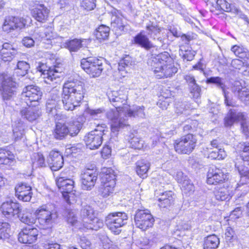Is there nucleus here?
I'll return each mask as SVG.
<instances>
[{"label": "nucleus", "mask_w": 249, "mask_h": 249, "mask_svg": "<svg viewBox=\"0 0 249 249\" xmlns=\"http://www.w3.org/2000/svg\"><path fill=\"white\" fill-rule=\"evenodd\" d=\"M103 225L104 223L103 220L95 217V215L91 218V220H89L87 223L83 224V228H85L87 229H91L95 231L102 228Z\"/></svg>", "instance_id": "nucleus-39"}, {"label": "nucleus", "mask_w": 249, "mask_h": 249, "mask_svg": "<svg viewBox=\"0 0 249 249\" xmlns=\"http://www.w3.org/2000/svg\"><path fill=\"white\" fill-rule=\"evenodd\" d=\"M78 212L76 210H68L66 215V219L68 223L72 226H75L79 229L83 228V224L81 217L77 216Z\"/></svg>", "instance_id": "nucleus-28"}, {"label": "nucleus", "mask_w": 249, "mask_h": 249, "mask_svg": "<svg viewBox=\"0 0 249 249\" xmlns=\"http://www.w3.org/2000/svg\"><path fill=\"white\" fill-rule=\"evenodd\" d=\"M148 64L158 79L172 77L178 71L172 59L166 52L156 55H152Z\"/></svg>", "instance_id": "nucleus-2"}, {"label": "nucleus", "mask_w": 249, "mask_h": 249, "mask_svg": "<svg viewBox=\"0 0 249 249\" xmlns=\"http://www.w3.org/2000/svg\"><path fill=\"white\" fill-rule=\"evenodd\" d=\"M22 44L27 48H31L35 45V41L29 36L24 37L22 40Z\"/></svg>", "instance_id": "nucleus-64"}, {"label": "nucleus", "mask_w": 249, "mask_h": 249, "mask_svg": "<svg viewBox=\"0 0 249 249\" xmlns=\"http://www.w3.org/2000/svg\"><path fill=\"white\" fill-rule=\"evenodd\" d=\"M30 69V65L24 61H19L17 64V68L15 69V72L18 76L25 75Z\"/></svg>", "instance_id": "nucleus-43"}, {"label": "nucleus", "mask_w": 249, "mask_h": 249, "mask_svg": "<svg viewBox=\"0 0 249 249\" xmlns=\"http://www.w3.org/2000/svg\"><path fill=\"white\" fill-rule=\"evenodd\" d=\"M206 83L215 85L218 88L222 89L223 93L226 91L225 89V85L223 81V79L219 77H211L207 78Z\"/></svg>", "instance_id": "nucleus-53"}, {"label": "nucleus", "mask_w": 249, "mask_h": 249, "mask_svg": "<svg viewBox=\"0 0 249 249\" xmlns=\"http://www.w3.org/2000/svg\"><path fill=\"white\" fill-rule=\"evenodd\" d=\"M133 62L132 58L129 55L126 56L122 59L118 64V70L119 71H126L128 70L129 66H131Z\"/></svg>", "instance_id": "nucleus-49"}, {"label": "nucleus", "mask_w": 249, "mask_h": 249, "mask_svg": "<svg viewBox=\"0 0 249 249\" xmlns=\"http://www.w3.org/2000/svg\"><path fill=\"white\" fill-rule=\"evenodd\" d=\"M108 99L112 105L116 108L124 110L126 104L127 95L123 90L113 91L108 94Z\"/></svg>", "instance_id": "nucleus-17"}, {"label": "nucleus", "mask_w": 249, "mask_h": 249, "mask_svg": "<svg viewBox=\"0 0 249 249\" xmlns=\"http://www.w3.org/2000/svg\"><path fill=\"white\" fill-rule=\"evenodd\" d=\"M96 0H82L81 6L85 10L91 11L96 7Z\"/></svg>", "instance_id": "nucleus-58"}, {"label": "nucleus", "mask_w": 249, "mask_h": 249, "mask_svg": "<svg viewBox=\"0 0 249 249\" xmlns=\"http://www.w3.org/2000/svg\"><path fill=\"white\" fill-rule=\"evenodd\" d=\"M81 66L90 76L98 77L103 70V60L95 58H83L81 61Z\"/></svg>", "instance_id": "nucleus-9"}, {"label": "nucleus", "mask_w": 249, "mask_h": 249, "mask_svg": "<svg viewBox=\"0 0 249 249\" xmlns=\"http://www.w3.org/2000/svg\"><path fill=\"white\" fill-rule=\"evenodd\" d=\"M219 244V239L216 235H210L204 238L203 249H217Z\"/></svg>", "instance_id": "nucleus-35"}, {"label": "nucleus", "mask_w": 249, "mask_h": 249, "mask_svg": "<svg viewBox=\"0 0 249 249\" xmlns=\"http://www.w3.org/2000/svg\"><path fill=\"white\" fill-rule=\"evenodd\" d=\"M69 134V127L66 124L57 122L53 132V136L56 139L62 140Z\"/></svg>", "instance_id": "nucleus-32"}, {"label": "nucleus", "mask_w": 249, "mask_h": 249, "mask_svg": "<svg viewBox=\"0 0 249 249\" xmlns=\"http://www.w3.org/2000/svg\"><path fill=\"white\" fill-rule=\"evenodd\" d=\"M94 216V211L92 208L87 204H82L80 211V217L83 223H87Z\"/></svg>", "instance_id": "nucleus-36"}, {"label": "nucleus", "mask_w": 249, "mask_h": 249, "mask_svg": "<svg viewBox=\"0 0 249 249\" xmlns=\"http://www.w3.org/2000/svg\"><path fill=\"white\" fill-rule=\"evenodd\" d=\"M128 216L124 212L110 213L106 217L105 223L108 228L115 234L121 232V228L127 223Z\"/></svg>", "instance_id": "nucleus-4"}, {"label": "nucleus", "mask_w": 249, "mask_h": 249, "mask_svg": "<svg viewBox=\"0 0 249 249\" xmlns=\"http://www.w3.org/2000/svg\"><path fill=\"white\" fill-rule=\"evenodd\" d=\"M154 219L147 210H138L135 215V223L137 227L143 231L152 227Z\"/></svg>", "instance_id": "nucleus-12"}, {"label": "nucleus", "mask_w": 249, "mask_h": 249, "mask_svg": "<svg viewBox=\"0 0 249 249\" xmlns=\"http://www.w3.org/2000/svg\"><path fill=\"white\" fill-rule=\"evenodd\" d=\"M111 26L112 29L116 32L122 31L124 30L125 23H124L121 18L114 17L113 18Z\"/></svg>", "instance_id": "nucleus-52"}, {"label": "nucleus", "mask_w": 249, "mask_h": 249, "mask_svg": "<svg viewBox=\"0 0 249 249\" xmlns=\"http://www.w3.org/2000/svg\"><path fill=\"white\" fill-rule=\"evenodd\" d=\"M16 196L24 202L29 201L32 196L31 187L25 183L18 184L15 187Z\"/></svg>", "instance_id": "nucleus-21"}, {"label": "nucleus", "mask_w": 249, "mask_h": 249, "mask_svg": "<svg viewBox=\"0 0 249 249\" xmlns=\"http://www.w3.org/2000/svg\"><path fill=\"white\" fill-rule=\"evenodd\" d=\"M62 196L68 204H73L76 202V196L73 193L74 181L71 179L59 178L56 182Z\"/></svg>", "instance_id": "nucleus-8"}, {"label": "nucleus", "mask_w": 249, "mask_h": 249, "mask_svg": "<svg viewBox=\"0 0 249 249\" xmlns=\"http://www.w3.org/2000/svg\"><path fill=\"white\" fill-rule=\"evenodd\" d=\"M47 163L52 171H58L63 166V157L58 151L53 150L49 154Z\"/></svg>", "instance_id": "nucleus-20"}, {"label": "nucleus", "mask_w": 249, "mask_h": 249, "mask_svg": "<svg viewBox=\"0 0 249 249\" xmlns=\"http://www.w3.org/2000/svg\"><path fill=\"white\" fill-rule=\"evenodd\" d=\"M46 65L43 63H38L36 69L38 71L41 72L44 82L48 84L57 83L60 80V72L56 67H51L48 70H45Z\"/></svg>", "instance_id": "nucleus-14"}, {"label": "nucleus", "mask_w": 249, "mask_h": 249, "mask_svg": "<svg viewBox=\"0 0 249 249\" xmlns=\"http://www.w3.org/2000/svg\"><path fill=\"white\" fill-rule=\"evenodd\" d=\"M104 131L102 126H98L97 128L90 131L85 137L86 144L89 149H97L101 145Z\"/></svg>", "instance_id": "nucleus-13"}, {"label": "nucleus", "mask_w": 249, "mask_h": 249, "mask_svg": "<svg viewBox=\"0 0 249 249\" xmlns=\"http://www.w3.org/2000/svg\"><path fill=\"white\" fill-rule=\"evenodd\" d=\"M215 8L216 10L231 12L233 14L238 12V9L226 0H217Z\"/></svg>", "instance_id": "nucleus-31"}, {"label": "nucleus", "mask_w": 249, "mask_h": 249, "mask_svg": "<svg viewBox=\"0 0 249 249\" xmlns=\"http://www.w3.org/2000/svg\"><path fill=\"white\" fill-rule=\"evenodd\" d=\"M40 36L41 38H46V39L51 40L54 38L55 34L53 32L52 27H48L44 29L43 32L40 33Z\"/></svg>", "instance_id": "nucleus-57"}, {"label": "nucleus", "mask_w": 249, "mask_h": 249, "mask_svg": "<svg viewBox=\"0 0 249 249\" xmlns=\"http://www.w3.org/2000/svg\"><path fill=\"white\" fill-rule=\"evenodd\" d=\"M2 80V97L4 100H8L14 94L16 87L15 79L8 74H2L0 76Z\"/></svg>", "instance_id": "nucleus-15"}, {"label": "nucleus", "mask_w": 249, "mask_h": 249, "mask_svg": "<svg viewBox=\"0 0 249 249\" xmlns=\"http://www.w3.org/2000/svg\"><path fill=\"white\" fill-rule=\"evenodd\" d=\"M241 121V127L243 132L248 136L249 134V123L246 121L245 115L237 111L236 109H231L225 118V125L226 126H231L232 124L237 121Z\"/></svg>", "instance_id": "nucleus-11"}, {"label": "nucleus", "mask_w": 249, "mask_h": 249, "mask_svg": "<svg viewBox=\"0 0 249 249\" xmlns=\"http://www.w3.org/2000/svg\"><path fill=\"white\" fill-rule=\"evenodd\" d=\"M131 146L134 149H141L143 148L144 142L137 137H133L130 141Z\"/></svg>", "instance_id": "nucleus-59"}, {"label": "nucleus", "mask_w": 249, "mask_h": 249, "mask_svg": "<svg viewBox=\"0 0 249 249\" xmlns=\"http://www.w3.org/2000/svg\"><path fill=\"white\" fill-rule=\"evenodd\" d=\"M189 89L194 98H197L200 96L201 89L196 82L189 86Z\"/></svg>", "instance_id": "nucleus-61"}, {"label": "nucleus", "mask_w": 249, "mask_h": 249, "mask_svg": "<svg viewBox=\"0 0 249 249\" xmlns=\"http://www.w3.org/2000/svg\"><path fill=\"white\" fill-rule=\"evenodd\" d=\"M106 179L103 187L102 188V195L103 197H106L113 193L115 185V176L113 175H108L106 174L103 177Z\"/></svg>", "instance_id": "nucleus-25"}, {"label": "nucleus", "mask_w": 249, "mask_h": 249, "mask_svg": "<svg viewBox=\"0 0 249 249\" xmlns=\"http://www.w3.org/2000/svg\"><path fill=\"white\" fill-rule=\"evenodd\" d=\"M10 226L9 223L4 222L0 223V239H8L10 236Z\"/></svg>", "instance_id": "nucleus-51"}, {"label": "nucleus", "mask_w": 249, "mask_h": 249, "mask_svg": "<svg viewBox=\"0 0 249 249\" xmlns=\"http://www.w3.org/2000/svg\"><path fill=\"white\" fill-rule=\"evenodd\" d=\"M85 93L84 84L79 81L65 83L62 93V102L67 110H73L80 106Z\"/></svg>", "instance_id": "nucleus-1"}, {"label": "nucleus", "mask_w": 249, "mask_h": 249, "mask_svg": "<svg viewBox=\"0 0 249 249\" xmlns=\"http://www.w3.org/2000/svg\"><path fill=\"white\" fill-rule=\"evenodd\" d=\"M127 118L129 117H140L143 118L145 117L144 107H136L133 109L130 108L129 106H125Z\"/></svg>", "instance_id": "nucleus-38"}, {"label": "nucleus", "mask_w": 249, "mask_h": 249, "mask_svg": "<svg viewBox=\"0 0 249 249\" xmlns=\"http://www.w3.org/2000/svg\"><path fill=\"white\" fill-rule=\"evenodd\" d=\"M226 170L217 168L215 167L211 168L207 174V182L209 184H215L228 179V173Z\"/></svg>", "instance_id": "nucleus-18"}, {"label": "nucleus", "mask_w": 249, "mask_h": 249, "mask_svg": "<svg viewBox=\"0 0 249 249\" xmlns=\"http://www.w3.org/2000/svg\"><path fill=\"white\" fill-rule=\"evenodd\" d=\"M236 149L242 152V153L237 156L234 162L243 160L247 165H249V143L240 142L236 146Z\"/></svg>", "instance_id": "nucleus-26"}, {"label": "nucleus", "mask_w": 249, "mask_h": 249, "mask_svg": "<svg viewBox=\"0 0 249 249\" xmlns=\"http://www.w3.org/2000/svg\"><path fill=\"white\" fill-rule=\"evenodd\" d=\"M176 108L177 113L182 114L189 109L190 106L187 103L181 102L176 104Z\"/></svg>", "instance_id": "nucleus-60"}, {"label": "nucleus", "mask_w": 249, "mask_h": 249, "mask_svg": "<svg viewBox=\"0 0 249 249\" xmlns=\"http://www.w3.org/2000/svg\"><path fill=\"white\" fill-rule=\"evenodd\" d=\"M29 18H23L9 16L5 18L2 25V30L7 33L18 32L23 28L27 23L30 22Z\"/></svg>", "instance_id": "nucleus-7"}, {"label": "nucleus", "mask_w": 249, "mask_h": 249, "mask_svg": "<svg viewBox=\"0 0 249 249\" xmlns=\"http://www.w3.org/2000/svg\"><path fill=\"white\" fill-rule=\"evenodd\" d=\"M98 173L94 169H85L81 175V187L83 190H91L97 180Z\"/></svg>", "instance_id": "nucleus-16"}, {"label": "nucleus", "mask_w": 249, "mask_h": 249, "mask_svg": "<svg viewBox=\"0 0 249 249\" xmlns=\"http://www.w3.org/2000/svg\"><path fill=\"white\" fill-rule=\"evenodd\" d=\"M51 99H48L46 103L47 112L53 114L56 111V106L59 101V92L56 89H53L51 92Z\"/></svg>", "instance_id": "nucleus-30"}, {"label": "nucleus", "mask_w": 249, "mask_h": 249, "mask_svg": "<svg viewBox=\"0 0 249 249\" xmlns=\"http://www.w3.org/2000/svg\"><path fill=\"white\" fill-rule=\"evenodd\" d=\"M87 42L86 39L75 38L66 43V45L71 52H77L81 48L86 46Z\"/></svg>", "instance_id": "nucleus-37"}, {"label": "nucleus", "mask_w": 249, "mask_h": 249, "mask_svg": "<svg viewBox=\"0 0 249 249\" xmlns=\"http://www.w3.org/2000/svg\"><path fill=\"white\" fill-rule=\"evenodd\" d=\"M38 231L30 226L24 228L18 234V241L23 244H32L37 239Z\"/></svg>", "instance_id": "nucleus-19"}, {"label": "nucleus", "mask_w": 249, "mask_h": 249, "mask_svg": "<svg viewBox=\"0 0 249 249\" xmlns=\"http://www.w3.org/2000/svg\"><path fill=\"white\" fill-rule=\"evenodd\" d=\"M50 10L42 4L36 5L31 11L32 16L38 21L45 22L49 15Z\"/></svg>", "instance_id": "nucleus-24"}, {"label": "nucleus", "mask_w": 249, "mask_h": 249, "mask_svg": "<svg viewBox=\"0 0 249 249\" xmlns=\"http://www.w3.org/2000/svg\"><path fill=\"white\" fill-rule=\"evenodd\" d=\"M69 134L71 136H75L78 134L82 128V124L77 120L73 121L69 123Z\"/></svg>", "instance_id": "nucleus-47"}, {"label": "nucleus", "mask_w": 249, "mask_h": 249, "mask_svg": "<svg viewBox=\"0 0 249 249\" xmlns=\"http://www.w3.org/2000/svg\"><path fill=\"white\" fill-rule=\"evenodd\" d=\"M196 142L195 135L188 134L176 141L175 149L179 154H189L195 149Z\"/></svg>", "instance_id": "nucleus-6"}, {"label": "nucleus", "mask_w": 249, "mask_h": 249, "mask_svg": "<svg viewBox=\"0 0 249 249\" xmlns=\"http://www.w3.org/2000/svg\"><path fill=\"white\" fill-rule=\"evenodd\" d=\"M28 108H23L20 111V114L22 117L25 118L29 122H33L37 119L41 115L40 110L37 107H33L28 106Z\"/></svg>", "instance_id": "nucleus-27"}, {"label": "nucleus", "mask_w": 249, "mask_h": 249, "mask_svg": "<svg viewBox=\"0 0 249 249\" xmlns=\"http://www.w3.org/2000/svg\"><path fill=\"white\" fill-rule=\"evenodd\" d=\"M24 125L22 122L16 123L13 127V138L15 141L21 140L24 135Z\"/></svg>", "instance_id": "nucleus-42"}, {"label": "nucleus", "mask_w": 249, "mask_h": 249, "mask_svg": "<svg viewBox=\"0 0 249 249\" xmlns=\"http://www.w3.org/2000/svg\"><path fill=\"white\" fill-rule=\"evenodd\" d=\"M88 113L92 119L98 120L104 116L105 110L103 108L89 109L88 110Z\"/></svg>", "instance_id": "nucleus-54"}, {"label": "nucleus", "mask_w": 249, "mask_h": 249, "mask_svg": "<svg viewBox=\"0 0 249 249\" xmlns=\"http://www.w3.org/2000/svg\"><path fill=\"white\" fill-rule=\"evenodd\" d=\"M184 47L182 46L179 49V54L182 55L183 58L187 61H191L194 59L196 54L195 51L190 50H185Z\"/></svg>", "instance_id": "nucleus-55"}, {"label": "nucleus", "mask_w": 249, "mask_h": 249, "mask_svg": "<svg viewBox=\"0 0 249 249\" xmlns=\"http://www.w3.org/2000/svg\"><path fill=\"white\" fill-rule=\"evenodd\" d=\"M231 50L236 56L239 58H244L247 55V50L243 47L234 45L231 48Z\"/></svg>", "instance_id": "nucleus-56"}, {"label": "nucleus", "mask_w": 249, "mask_h": 249, "mask_svg": "<svg viewBox=\"0 0 249 249\" xmlns=\"http://www.w3.org/2000/svg\"><path fill=\"white\" fill-rule=\"evenodd\" d=\"M226 156L227 155L224 150L220 148L210 151L208 157L211 159L223 160L226 158Z\"/></svg>", "instance_id": "nucleus-50"}, {"label": "nucleus", "mask_w": 249, "mask_h": 249, "mask_svg": "<svg viewBox=\"0 0 249 249\" xmlns=\"http://www.w3.org/2000/svg\"><path fill=\"white\" fill-rule=\"evenodd\" d=\"M237 92L239 99L243 102L246 98L249 97V91H247L245 88H239Z\"/></svg>", "instance_id": "nucleus-63"}, {"label": "nucleus", "mask_w": 249, "mask_h": 249, "mask_svg": "<svg viewBox=\"0 0 249 249\" xmlns=\"http://www.w3.org/2000/svg\"><path fill=\"white\" fill-rule=\"evenodd\" d=\"M247 165L243 160L235 161V167L241 177L249 178V170L246 167Z\"/></svg>", "instance_id": "nucleus-46"}, {"label": "nucleus", "mask_w": 249, "mask_h": 249, "mask_svg": "<svg viewBox=\"0 0 249 249\" xmlns=\"http://www.w3.org/2000/svg\"><path fill=\"white\" fill-rule=\"evenodd\" d=\"M17 53V50L14 48L12 44L8 42L3 43V48L0 52V59L5 62H10Z\"/></svg>", "instance_id": "nucleus-23"}, {"label": "nucleus", "mask_w": 249, "mask_h": 249, "mask_svg": "<svg viewBox=\"0 0 249 249\" xmlns=\"http://www.w3.org/2000/svg\"><path fill=\"white\" fill-rule=\"evenodd\" d=\"M32 161L35 168L46 166L44 157L41 153H34L32 157Z\"/></svg>", "instance_id": "nucleus-45"}, {"label": "nucleus", "mask_w": 249, "mask_h": 249, "mask_svg": "<svg viewBox=\"0 0 249 249\" xmlns=\"http://www.w3.org/2000/svg\"><path fill=\"white\" fill-rule=\"evenodd\" d=\"M111 121V130L112 133H117L121 129L128 125L125 108L124 110L119 108L112 109L106 114Z\"/></svg>", "instance_id": "nucleus-3"}, {"label": "nucleus", "mask_w": 249, "mask_h": 249, "mask_svg": "<svg viewBox=\"0 0 249 249\" xmlns=\"http://www.w3.org/2000/svg\"><path fill=\"white\" fill-rule=\"evenodd\" d=\"M36 215L38 223L47 227L55 222L58 217L57 212L49 210L47 206L38 208L36 212Z\"/></svg>", "instance_id": "nucleus-10"}, {"label": "nucleus", "mask_w": 249, "mask_h": 249, "mask_svg": "<svg viewBox=\"0 0 249 249\" xmlns=\"http://www.w3.org/2000/svg\"><path fill=\"white\" fill-rule=\"evenodd\" d=\"M42 95L38 87L28 85L23 88L20 95V100L22 103H25L28 106L36 107L41 99Z\"/></svg>", "instance_id": "nucleus-5"}, {"label": "nucleus", "mask_w": 249, "mask_h": 249, "mask_svg": "<svg viewBox=\"0 0 249 249\" xmlns=\"http://www.w3.org/2000/svg\"><path fill=\"white\" fill-rule=\"evenodd\" d=\"M2 213L6 217H9L18 214L21 210L19 203L12 201L3 202L1 205Z\"/></svg>", "instance_id": "nucleus-22"}, {"label": "nucleus", "mask_w": 249, "mask_h": 249, "mask_svg": "<svg viewBox=\"0 0 249 249\" xmlns=\"http://www.w3.org/2000/svg\"><path fill=\"white\" fill-rule=\"evenodd\" d=\"M79 244L83 249H91V244L90 241L85 237H82L80 238Z\"/></svg>", "instance_id": "nucleus-62"}, {"label": "nucleus", "mask_w": 249, "mask_h": 249, "mask_svg": "<svg viewBox=\"0 0 249 249\" xmlns=\"http://www.w3.org/2000/svg\"><path fill=\"white\" fill-rule=\"evenodd\" d=\"M174 194L171 191L161 193L158 198L159 205L161 207L166 208L171 205L174 201Z\"/></svg>", "instance_id": "nucleus-34"}, {"label": "nucleus", "mask_w": 249, "mask_h": 249, "mask_svg": "<svg viewBox=\"0 0 249 249\" xmlns=\"http://www.w3.org/2000/svg\"><path fill=\"white\" fill-rule=\"evenodd\" d=\"M109 31L110 29L108 27L101 25L96 30L95 36L98 40H105L108 37Z\"/></svg>", "instance_id": "nucleus-40"}, {"label": "nucleus", "mask_w": 249, "mask_h": 249, "mask_svg": "<svg viewBox=\"0 0 249 249\" xmlns=\"http://www.w3.org/2000/svg\"><path fill=\"white\" fill-rule=\"evenodd\" d=\"M150 166V163L146 160H141L137 161L136 163V171L138 175L142 178H146Z\"/></svg>", "instance_id": "nucleus-33"}, {"label": "nucleus", "mask_w": 249, "mask_h": 249, "mask_svg": "<svg viewBox=\"0 0 249 249\" xmlns=\"http://www.w3.org/2000/svg\"><path fill=\"white\" fill-rule=\"evenodd\" d=\"M214 195L216 199L224 201L230 199V193L229 190L225 187H221L214 191Z\"/></svg>", "instance_id": "nucleus-44"}, {"label": "nucleus", "mask_w": 249, "mask_h": 249, "mask_svg": "<svg viewBox=\"0 0 249 249\" xmlns=\"http://www.w3.org/2000/svg\"><path fill=\"white\" fill-rule=\"evenodd\" d=\"M133 43L147 50L153 47L148 37L144 34L143 31H141L134 37Z\"/></svg>", "instance_id": "nucleus-29"}, {"label": "nucleus", "mask_w": 249, "mask_h": 249, "mask_svg": "<svg viewBox=\"0 0 249 249\" xmlns=\"http://www.w3.org/2000/svg\"><path fill=\"white\" fill-rule=\"evenodd\" d=\"M146 29L148 31V35L153 39L160 33L161 28L153 23H149L146 26Z\"/></svg>", "instance_id": "nucleus-48"}, {"label": "nucleus", "mask_w": 249, "mask_h": 249, "mask_svg": "<svg viewBox=\"0 0 249 249\" xmlns=\"http://www.w3.org/2000/svg\"><path fill=\"white\" fill-rule=\"evenodd\" d=\"M18 216L19 218L20 221L29 225L34 224L36 222V219H35L32 214L29 212H28L26 210H21V212L18 214Z\"/></svg>", "instance_id": "nucleus-41"}]
</instances>
